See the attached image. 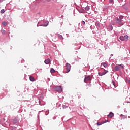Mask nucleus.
I'll list each match as a JSON object with an SVG mask.
<instances>
[{
  "label": "nucleus",
  "instance_id": "obj_18",
  "mask_svg": "<svg viewBox=\"0 0 130 130\" xmlns=\"http://www.w3.org/2000/svg\"><path fill=\"white\" fill-rule=\"evenodd\" d=\"M95 25L96 26L97 28H100V24L99 22H96Z\"/></svg>",
  "mask_w": 130,
  "mask_h": 130
},
{
  "label": "nucleus",
  "instance_id": "obj_14",
  "mask_svg": "<svg viewBox=\"0 0 130 130\" xmlns=\"http://www.w3.org/2000/svg\"><path fill=\"white\" fill-rule=\"evenodd\" d=\"M29 79L31 82H34L35 81V79H34V77L33 76H30Z\"/></svg>",
  "mask_w": 130,
  "mask_h": 130
},
{
  "label": "nucleus",
  "instance_id": "obj_32",
  "mask_svg": "<svg viewBox=\"0 0 130 130\" xmlns=\"http://www.w3.org/2000/svg\"><path fill=\"white\" fill-rule=\"evenodd\" d=\"M2 33L4 32V30H2Z\"/></svg>",
  "mask_w": 130,
  "mask_h": 130
},
{
  "label": "nucleus",
  "instance_id": "obj_7",
  "mask_svg": "<svg viewBox=\"0 0 130 130\" xmlns=\"http://www.w3.org/2000/svg\"><path fill=\"white\" fill-rule=\"evenodd\" d=\"M107 73H108V71H105L104 72L99 73V76H104V75L107 74Z\"/></svg>",
  "mask_w": 130,
  "mask_h": 130
},
{
  "label": "nucleus",
  "instance_id": "obj_28",
  "mask_svg": "<svg viewBox=\"0 0 130 130\" xmlns=\"http://www.w3.org/2000/svg\"><path fill=\"white\" fill-rule=\"evenodd\" d=\"M112 85H113V86H115L114 81H112Z\"/></svg>",
  "mask_w": 130,
  "mask_h": 130
},
{
  "label": "nucleus",
  "instance_id": "obj_8",
  "mask_svg": "<svg viewBox=\"0 0 130 130\" xmlns=\"http://www.w3.org/2000/svg\"><path fill=\"white\" fill-rule=\"evenodd\" d=\"M48 21H46L43 24L41 25V26H42L43 27H47V26H48Z\"/></svg>",
  "mask_w": 130,
  "mask_h": 130
},
{
  "label": "nucleus",
  "instance_id": "obj_13",
  "mask_svg": "<svg viewBox=\"0 0 130 130\" xmlns=\"http://www.w3.org/2000/svg\"><path fill=\"white\" fill-rule=\"evenodd\" d=\"M2 25L3 26V27H6V26H7V25H8V23L6 21L2 22Z\"/></svg>",
  "mask_w": 130,
  "mask_h": 130
},
{
  "label": "nucleus",
  "instance_id": "obj_6",
  "mask_svg": "<svg viewBox=\"0 0 130 130\" xmlns=\"http://www.w3.org/2000/svg\"><path fill=\"white\" fill-rule=\"evenodd\" d=\"M122 7L126 12H128L129 11V9H128V6H127V4H125L123 5H122Z\"/></svg>",
  "mask_w": 130,
  "mask_h": 130
},
{
  "label": "nucleus",
  "instance_id": "obj_1",
  "mask_svg": "<svg viewBox=\"0 0 130 130\" xmlns=\"http://www.w3.org/2000/svg\"><path fill=\"white\" fill-rule=\"evenodd\" d=\"M114 21L116 25H118L119 26H123L124 25V21L119 19L118 17H115L114 19Z\"/></svg>",
  "mask_w": 130,
  "mask_h": 130
},
{
  "label": "nucleus",
  "instance_id": "obj_2",
  "mask_svg": "<svg viewBox=\"0 0 130 130\" xmlns=\"http://www.w3.org/2000/svg\"><path fill=\"white\" fill-rule=\"evenodd\" d=\"M120 39L122 41H127L128 40V36L124 35L120 37Z\"/></svg>",
  "mask_w": 130,
  "mask_h": 130
},
{
  "label": "nucleus",
  "instance_id": "obj_19",
  "mask_svg": "<svg viewBox=\"0 0 130 130\" xmlns=\"http://www.w3.org/2000/svg\"><path fill=\"white\" fill-rule=\"evenodd\" d=\"M123 18H124V16H123V15H120V16L119 17L118 19H120V20H123L122 19H123Z\"/></svg>",
  "mask_w": 130,
  "mask_h": 130
},
{
  "label": "nucleus",
  "instance_id": "obj_11",
  "mask_svg": "<svg viewBox=\"0 0 130 130\" xmlns=\"http://www.w3.org/2000/svg\"><path fill=\"white\" fill-rule=\"evenodd\" d=\"M45 63L46 64H49V63L50 62V59H47L44 61Z\"/></svg>",
  "mask_w": 130,
  "mask_h": 130
},
{
  "label": "nucleus",
  "instance_id": "obj_4",
  "mask_svg": "<svg viewBox=\"0 0 130 130\" xmlns=\"http://www.w3.org/2000/svg\"><path fill=\"white\" fill-rule=\"evenodd\" d=\"M55 90L59 93H61V92H62V88H61V86H56Z\"/></svg>",
  "mask_w": 130,
  "mask_h": 130
},
{
  "label": "nucleus",
  "instance_id": "obj_27",
  "mask_svg": "<svg viewBox=\"0 0 130 130\" xmlns=\"http://www.w3.org/2000/svg\"><path fill=\"white\" fill-rule=\"evenodd\" d=\"M90 28L91 29V30H93V26L92 25H91L90 26Z\"/></svg>",
  "mask_w": 130,
  "mask_h": 130
},
{
  "label": "nucleus",
  "instance_id": "obj_5",
  "mask_svg": "<svg viewBox=\"0 0 130 130\" xmlns=\"http://www.w3.org/2000/svg\"><path fill=\"white\" fill-rule=\"evenodd\" d=\"M91 80H92L91 76H87L85 77L84 82V83H87L88 81H91Z\"/></svg>",
  "mask_w": 130,
  "mask_h": 130
},
{
  "label": "nucleus",
  "instance_id": "obj_34",
  "mask_svg": "<svg viewBox=\"0 0 130 130\" xmlns=\"http://www.w3.org/2000/svg\"><path fill=\"white\" fill-rule=\"evenodd\" d=\"M4 0H0V2H3Z\"/></svg>",
  "mask_w": 130,
  "mask_h": 130
},
{
  "label": "nucleus",
  "instance_id": "obj_22",
  "mask_svg": "<svg viewBox=\"0 0 130 130\" xmlns=\"http://www.w3.org/2000/svg\"><path fill=\"white\" fill-rule=\"evenodd\" d=\"M109 2L110 4H114V0H109Z\"/></svg>",
  "mask_w": 130,
  "mask_h": 130
},
{
  "label": "nucleus",
  "instance_id": "obj_10",
  "mask_svg": "<svg viewBox=\"0 0 130 130\" xmlns=\"http://www.w3.org/2000/svg\"><path fill=\"white\" fill-rule=\"evenodd\" d=\"M113 29V27H112V25L111 24H110L108 27V30L109 31H112Z\"/></svg>",
  "mask_w": 130,
  "mask_h": 130
},
{
  "label": "nucleus",
  "instance_id": "obj_9",
  "mask_svg": "<svg viewBox=\"0 0 130 130\" xmlns=\"http://www.w3.org/2000/svg\"><path fill=\"white\" fill-rule=\"evenodd\" d=\"M114 116V114L112 112H110L109 115H108V117H109L110 118H112V117H113Z\"/></svg>",
  "mask_w": 130,
  "mask_h": 130
},
{
  "label": "nucleus",
  "instance_id": "obj_17",
  "mask_svg": "<svg viewBox=\"0 0 130 130\" xmlns=\"http://www.w3.org/2000/svg\"><path fill=\"white\" fill-rule=\"evenodd\" d=\"M114 70L115 71H119V70H120V68H119L118 66H116L114 68Z\"/></svg>",
  "mask_w": 130,
  "mask_h": 130
},
{
  "label": "nucleus",
  "instance_id": "obj_3",
  "mask_svg": "<svg viewBox=\"0 0 130 130\" xmlns=\"http://www.w3.org/2000/svg\"><path fill=\"white\" fill-rule=\"evenodd\" d=\"M66 71H65V74L67 73H69L71 71V64H70L69 63H67L66 64Z\"/></svg>",
  "mask_w": 130,
  "mask_h": 130
},
{
  "label": "nucleus",
  "instance_id": "obj_29",
  "mask_svg": "<svg viewBox=\"0 0 130 130\" xmlns=\"http://www.w3.org/2000/svg\"><path fill=\"white\" fill-rule=\"evenodd\" d=\"M97 125H101V123H100V122H98V123H97Z\"/></svg>",
  "mask_w": 130,
  "mask_h": 130
},
{
  "label": "nucleus",
  "instance_id": "obj_15",
  "mask_svg": "<svg viewBox=\"0 0 130 130\" xmlns=\"http://www.w3.org/2000/svg\"><path fill=\"white\" fill-rule=\"evenodd\" d=\"M13 123H17L18 122V118H15L13 120Z\"/></svg>",
  "mask_w": 130,
  "mask_h": 130
},
{
  "label": "nucleus",
  "instance_id": "obj_25",
  "mask_svg": "<svg viewBox=\"0 0 130 130\" xmlns=\"http://www.w3.org/2000/svg\"><path fill=\"white\" fill-rule=\"evenodd\" d=\"M81 24H82V25H85V24H86V22H85V21H81Z\"/></svg>",
  "mask_w": 130,
  "mask_h": 130
},
{
  "label": "nucleus",
  "instance_id": "obj_33",
  "mask_svg": "<svg viewBox=\"0 0 130 130\" xmlns=\"http://www.w3.org/2000/svg\"><path fill=\"white\" fill-rule=\"evenodd\" d=\"M108 122V120H107L106 122Z\"/></svg>",
  "mask_w": 130,
  "mask_h": 130
},
{
  "label": "nucleus",
  "instance_id": "obj_20",
  "mask_svg": "<svg viewBox=\"0 0 130 130\" xmlns=\"http://www.w3.org/2000/svg\"><path fill=\"white\" fill-rule=\"evenodd\" d=\"M55 72V70H54V69H53V68L51 69L50 70V73H51L52 74L53 73Z\"/></svg>",
  "mask_w": 130,
  "mask_h": 130
},
{
  "label": "nucleus",
  "instance_id": "obj_21",
  "mask_svg": "<svg viewBox=\"0 0 130 130\" xmlns=\"http://www.w3.org/2000/svg\"><path fill=\"white\" fill-rule=\"evenodd\" d=\"M85 9L86 10V11H89V10H90V6H86L85 8Z\"/></svg>",
  "mask_w": 130,
  "mask_h": 130
},
{
  "label": "nucleus",
  "instance_id": "obj_37",
  "mask_svg": "<svg viewBox=\"0 0 130 130\" xmlns=\"http://www.w3.org/2000/svg\"><path fill=\"white\" fill-rule=\"evenodd\" d=\"M37 26L38 27V25H37Z\"/></svg>",
  "mask_w": 130,
  "mask_h": 130
},
{
  "label": "nucleus",
  "instance_id": "obj_26",
  "mask_svg": "<svg viewBox=\"0 0 130 130\" xmlns=\"http://www.w3.org/2000/svg\"><path fill=\"white\" fill-rule=\"evenodd\" d=\"M112 25H113V26L116 25V23H115V22H112Z\"/></svg>",
  "mask_w": 130,
  "mask_h": 130
},
{
  "label": "nucleus",
  "instance_id": "obj_30",
  "mask_svg": "<svg viewBox=\"0 0 130 130\" xmlns=\"http://www.w3.org/2000/svg\"><path fill=\"white\" fill-rule=\"evenodd\" d=\"M63 109L67 108V106H63Z\"/></svg>",
  "mask_w": 130,
  "mask_h": 130
},
{
  "label": "nucleus",
  "instance_id": "obj_36",
  "mask_svg": "<svg viewBox=\"0 0 130 130\" xmlns=\"http://www.w3.org/2000/svg\"><path fill=\"white\" fill-rule=\"evenodd\" d=\"M38 14H40V12L38 13Z\"/></svg>",
  "mask_w": 130,
  "mask_h": 130
},
{
  "label": "nucleus",
  "instance_id": "obj_24",
  "mask_svg": "<svg viewBox=\"0 0 130 130\" xmlns=\"http://www.w3.org/2000/svg\"><path fill=\"white\" fill-rule=\"evenodd\" d=\"M1 14H4L5 13V9H2L1 10Z\"/></svg>",
  "mask_w": 130,
  "mask_h": 130
},
{
  "label": "nucleus",
  "instance_id": "obj_31",
  "mask_svg": "<svg viewBox=\"0 0 130 130\" xmlns=\"http://www.w3.org/2000/svg\"><path fill=\"white\" fill-rule=\"evenodd\" d=\"M120 2H123V0H120Z\"/></svg>",
  "mask_w": 130,
  "mask_h": 130
},
{
  "label": "nucleus",
  "instance_id": "obj_16",
  "mask_svg": "<svg viewBox=\"0 0 130 130\" xmlns=\"http://www.w3.org/2000/svg\"><path fill=\"white\" fill-rule=\"evenodd\" d=\"M56 35L59 38H60V39H62V36L61 35H60L59 34H56Z\"/></svg>",
  "mask_w": 130,
  "mask_h": 130
},
{
  "label": "nucleus",
  "instance_id": "obj_12",
  "mask_svg": "<svg viewBox=\"0 0 130 130\" xmlns=\"http://www.w3.org/2000/svg\"><path fill=\"white\" fill-rule=\"evenodd\" d=\"M75 32L77 33H80V32H81V29H80L78 27H75Z\"/></svg>",
  "mask_w": 130,
  "mask_h": 130
},
{
  "label": "nucleus",
  "instance_id": "obj_35",
  "mask_svg": "<svg viewBox=\"0 0 130 130\" xmlns=\"http://www.w3.org/2000/svg\"><path fill=\"white\" fill-rule=\"evenodd\" d=\"M122 69H123V66H121Z\"/></svg>",
  "mask_w": 130,
  "mask_h": 130
},
{
  "label": "nucleus",
  "instance_id": "obj_38",
  "mask_svg": "<svg viewBox=\"0 0 130 130\" xmlns=\"http://www.w3.org/2000/svg\"><path fill=\"white\" fill-rule=\"evenodd\" d=\"M70 25H71V24H70Z\"/></svg>",
  "mask_w": 130,
  "mask_h": 130
},
{
  "label": "nucleus",
  "instance_id": "obj_23",
  "mask_svg": "<svg viewBox=\"0 0 130 130\" xmlns=\"http://www.w3.org/2000/svg\"><path fill=\"white\" fill-rule=\"evenodd\" d=\"M103 66L105 68H107V64H106V63H103Z\"/></svg>",
  "mask_w": 130,
  "mask_h": 130
}]
</instances>
